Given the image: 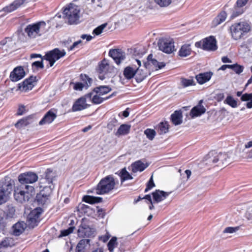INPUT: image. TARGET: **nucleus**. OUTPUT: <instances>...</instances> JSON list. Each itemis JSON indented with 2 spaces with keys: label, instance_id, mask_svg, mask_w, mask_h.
<instances>
[{
  "label": "nucleus",
  "instance_id": "obj_1",
  "mask_svg": "<svg viewBox=\"0 0 252 252\" xmlns=\"http://www.w3.org/2000/svg\"><path fill=\"white\" fill-rule=\"evenodd\" d=\"M34 193V188L30 185L17 184L14 188V196L17 201L23 203L28 201Z\"/></svg>",
  "mask_w": 252,
  "mask_h": 252
},
{
  "label": "nucleus",
  "instance_id": "obj_2",
  "mask_svg": "<svg viewBox=\"0 0 252 252\" xmlns=\"http://www.w3.org/2000/svg\"><path fill=\"white\" fill-rule=\"evenodd\" d=\"M251 26L246 22H240L232 24L229 28L230 35L235 40L241 39L245 34L251 31Z\"/></svg>",
  "mask_w": 252,
  "mask_h": 252
},
{
  "label": "nucleus",
  "instance_id": "obj_3",
  "mask_svg": "<svg viewBox=\"0 0 252 252\" xmlns=\"http://www.w3.org/2000/svg\"><path fill=\"white\" fill-rule=\"evenodd\" d=\"M96 72L99 79L103 80L114 75L115 68L110 64L108 60L104 59L98 63L96 68Z\"/></svg>",
  "mask_w": 252,
  "mask_h": 252
},
{
  "label": "nucleus",
  "instance_id": "obj_4",
  "mask_svg": "<svg viewBox=\"0 0 252 252\" xmlns=\"http://www.w3.org/2000/svg\"><path fill=\"white\" fill-rule=\"evenodd\" d=\"M80 9L73 3H70L63 10L64 18L70 24H77L80 18Z\"/></svg>",
  "mask_w": 252,
  "mask_h": 252
},
{
  "label": "nucleus",
  "instance_id": "obj_5",
  "mask_svg": "<svg viewBox=\"0 0 252 252\" xmlns=\"http://www.w3.org/2000/svg\"><path fill=\"white\" fill-rule=\"evenodd\" d=\"M47 29L46 24L44 21H40L34 24L28 25L25 29V32L30 38H35L44 33Z\"/></svg>",
  "mask_w": 252,
  "mask_h": 252
},
{
  "label": "nucleus",
  "instance_id": "obj_6",
  "mask_svg": "<svg viewBox=\"0 0 252 252\" xmlns=\"http://www.w3.org/2000/svg\"><path fill=\"white\" fill-rule=\"evenodd\" d=\"M115 186V182L112 175H108L102 179L98 184L96 190L97 194H104L113 190Z\"/></svg>",
  "mask_w": 252,
  "mask_h": 252
},
{
  "label": "nucleus",
  "instance_id": "obj_7",
  "mask_svg": "<svg viewBox=\"0 0 252 252\" xmlns=\"http://www.w3.org/2000/svg\"><path fill=\"white\" fill-rule=\"evenodd\" d=\"M207 158L208 163L209 164H217V166H222L227 165L230 161L229 157L226 153L214 154L209 153Z\"/></svg>",
  "mask_w": 252,
  "mask_h": 252
},
{
  "label": "nucleus",
  "instance_id": "obj_8",
  "mask_svg": "<svg viewBox=\"0 0 252 252\" xmlns=\"http://www.w3.org/2000/svg\"><path fill=\"white\" fill-rule=\"evenodd\" d=\"M195 46L208 51H214L217 49V41L213 36H210L196 42Z\"/></svg>",
  "mask_w": 252,
  "mask_h": 252
},
{
  "label": "nucleus",
  "instance_id": "obj_9",
  "mask_svg": "<svg viewBox=\"0 0 252 252\" xmlns=\"http://www.w3.org/2000/svg\"><path fill=\"white\" fill-rule=\"evenodd\" d=\"M65 54L64 50L61 51L56 48L47 53L42 59L49 61L50 66H52L57 60L64 56Z\"/></svg>",
  "mask_w": 252,
  "mask_h": 252
},
{
  "label": "nucleus",
  "instance_id": "obj_10",
  "mask_svg": "<svg viewBox=\"0 0 252 252\" xmlns=\"http://www.w3.org/2000/svg\"><path fill=\"white\" fill-rule=\"evenodd\" d=\"M38 180L37 175L32 172H28L19 175L18 180L21 184H32Z\"/></svg>",
  "mask_w": 252,
  "mask_h": 252
},
{
  "label": "nucleus",
  "instance_id": "obj_11",
  "mask_svg": "<svg viewBox=\"0 0 252 252\" xmlns=\"http://www.w3.org/2000/svg\"><path fill=\"white\" fill-rule=\"evenodd\" d=\"M159 49L167 54L172 53L174 51V42L168 39L160 40L158 42Z\"/></svg>",
  "mask_w": 252,
  "mask_h": 252
},
{
  "label": "nucleus",
  "instance_id": "obj_12",
  "mask_svg": "<svg viewBox=\"0 0 252 252\" xmlns=\"http://www.w3.org/2000/svg\"><path fill=\"white\" fill-rule=\"evenodd\" d=\"M146 68L149 69L158 70L165 66L163 63H159L156 60L153 59V55H149L147 57V62L144 63Z\"/></svg>",
  "mask_w": 252,
  "mask_h": 252
},
{
  "label": "nucleus",
  "instance_id": "obj_13",
  "mask_svg": "<svg viewBox=\"0 0 252 252\" xmlns=\"http://www.w3.org/2000/svg\"><path fill=\"white\" fill-rule=\"evenodd\" d=\"M85 97L89 99L94 104H99L102 103L104 100H107L111 97V95L103 97L100 95L96 94L94 91L86 94Z\"/></svg>",
  "mask_w": 252,
  "mask_h": 252
},
{
  "label": "nucleus",
  "instance_id": "obj_14",
  "mask_svg": "<svg viewBox=\"0 0 252 252\" xmlns=\"http://www.w3.org/2000/svg\"><path fill=\"white\" fill-rule=\"evenodd\" d=\"M109 55L112 57L117 64H120L126 58L125 53L120 49H111Z\"/></svg>",
  "mask_w": 252,
  "mask_h": 252
},
{
  "label": "nucleus",
  "instance_id": "obj_15",
  "mask_svg": "<svg viewBox=\"0 0 252 252\" xmlns=\"http://www.w3.org/2000/svg\"><path fill=\"white\" fill-rule=\"evenodd\" d=\"M55 177L54 173L50 169H47L44 178L40 180L39 187L41 189L43 187L48 185H53V181Z\"/></svg>",
  "mask_w": 252,
  "mask_h": 252
},
{
  "label": "nucleus",
  "instance_id": "obj_16",
  "mask_svg": "<svg viewBox=\"0 0 252 252\" xmlns=\"http://www.w3.org/2000/svg\"><path fill=\"white\" fill-rule=\"evenodd\" d=\"M36 77L31 76L24 80L22 83L19 84V88L22 91L26 92L31 90L34 86Z\"/></svg>",
  "mask_w": 252,
  "mask_h": 252
},
{
  "label": "nucleus",
  "instance_id": "obj_17",
  "mask_svg": "<svg viewBox=\"0 0 252 252\" xmlns=\"http://www.w3.org/2000/svg\"><path fill=\"white\" fill-rule=\"evenodd\" d=\"M57 111L51 109L48 111L39 122V125L51 124L57 118Z\"/></svg>",
  "mask_w": 252,
  "mask_h": 252
},
{
  "label": "nucleus",
  "instance_id": "obj_18",
  "mask_svg": "<svg viewBox=\"0 0 252 252\" xmlns=\"http://www.w3.org/2000/svg\"><path fill=\"white\" fill-rule=\"evenodd\" d=\"M25 75V72L22 67H17L11 72L10 78L13 82H17L23 78Z\"/></svg>",
  "mask_w": 252,
  "mask_h": 252
},
{
  "label": "nucleus",
  "instance_id": "obj_19",
  "mask_svg": "<svg viewBox=\"0 0 252 252\" xmlns=\"http://www.w3.org/2000/svg\"><path fill=\"white\" fill-rule=\"evenodd\" d=\"M12 191V185L8 184L0 189V204L5 203Z\"/></svg>",
  "mask_w": 252,
  "mask_h": 252
},
{
  "label": "nucleus",
  "instance_id": "obj_20",
  "mask_svg": "<svg viewBox=\"0 0 252 252\" xmlns=\"http://www.w3.org/2000/svg\"><path fill=\"white\" fill-rule=\"evenodd\" d=\"M86 99H87L85 95L84 97H81L74 102L73 105L72 109L74 112L81 111L87 108L88 105L86 103Z\"/></svg>",
  "mask_w": 252,
  "mask_h": 252
},
{
  "label": "nucleus",
  "instance_id": "obj_21",
  "mask_svg": "<svg viewBox=\"0 0 252 252\" xmlns=\"http://www.w3.org/2000/svg\"><path fill=\"white\" fill-rule=\"evenodd\" d=\"M170 194V192H165L159 189L156 190L152 193L154 203H158L164 200Z\"/></svg>",
  "mask_w": 252,
  "mask_h": 252
},
{
  "label": "nucleus",
  "instance_id": "obj_22",
  "mask_svg": "<svg viewBox=\"0 0 252 252\" xmlns=\"http://www.w3.org/2000/svg\"><path fill=\"white\" fill-rule=\"evenodd\" d=\"M202 100L199 101V104L193 107L190 112V115L192 118L200 116L205 112L206 109L203 105H201Z\"/></svg>",
  "mask_w": 252,
  "mask_h": 252
},
{
  "label": "nucleus",
  "instance_id": "obj_23",
  "mask_svg": "<svg viewBox=\"0 0 252 252\" xmlns=\"http://www.w3.org/2000/svg\"><path fill=\"white\" fill-rule=\"evenodd\" d=\"M213 74V72L211 71L201 73L196 75L195 78L197 82L199 84L202 85L209 81L211 78Z\"/></svg>",
  "mask_w": 252,
  "mask_h": 252
},
{
  "label": "nucleus",
  "instance_id": "obj_24",
  "mask_svg": "<svg viewBox=\"0 0 252 252\" xmlns=\"http://www.w3.org/2000/svg\"><path fill=\"white\" fill-rule=\"evenodd\" d=\"M40 213L37 210H33L28 216V220L30 225L34 226L37 225Z\"/></svg>",
  "mask_w": 252,
  "mask_h": 252
},
{
  "label": "nucleus",
  "instance_id": "obj_25",
  "mask_svg": "<svg viewBox=\"0 0 252 252\" xmlns=\"http://www.w3.org/2000/svg\"><path fill=\"white\" fill-rule=\"evenodd\" d=\"M25 1L26 0H15L10 5L4 7L2 10L8 13L11 12L18 8L23 4Z\"/></svg>",
  "mask_w": 252,
  "mask_h": 252
},
{
  "label": "nucleus",
  "instance_id": "obj_26",
  "mask_svg": "<svg viewBox=\"0 0 252 252\" xmlns=\"http://www.w3.org/2000/svg\"><path fill=\"white\" fill-rule=\"evenodd\" d=\"M78 235L81 237H89L94 233V230L89 226H81L78 230Z\"/></svg>",
  "mask_w": 252,
  "mask_h": 252
},
{
  "label": "nucleus",
  "instance_id": "obj_27",
  "mask_svg": "<svg viewBox=\"0 0 252 252\" xmlns=\"http://www.w3.org/2000/svg\"><path fill=\"white\" fill-rule=\"evenodd\" d=\"M27 227V224L24 222H18L15 223L13 226V234L15 236L20 235L24 232Z\"/></svg>",
  "mask_w": 252,
  "mask_h": 252
},
{
  "label": "nucleus",
  "instance_id": "obj_28",
  "mask_svg": "<svg viewBox=\"0 0 252 252\" xmlns=\"http://www.w3.org/2000/svg\"><path fill=\"white\" fill-rule=\"evenodd\" d=\"M192 49L190 44L182 45L178 52V55L181 57H186L191 55Z\"/></svg>",
  "mask_w": 252,
  "mask_h": 252
},
{
  "label": "nucleus",
  "instance_id": "obj_29",
  "mask_svg": "<svg viewBox=\"0 0 252 252\" xmlns=\"http://www.w3.org/2000/svg\"><path fill=\"white\" fill-rule=\"evenodd\" d=\"M148 167V165L138 160L131 164V170L133 172H142Z\"/></svg>",
  "mask_w": 252,
  "mask_h": 252
},
{
  "label": "nucleus",
  "instance_id": "obj_30",
  "mask_svg": "<svg viewBox=\"0 0 252 252\" xmlns=\"http://www.w3.org/2000/svg\"><path fill=\"white\" fill-rule=\"evenodd\" d=\"M182 113L181 111H175L171 116V120L175 125H180L182 123Z\"/></svg>",
  "mask_w": 252,
  "mask_h": 252
},
{
  "label": "nucleus",
  "instance_id": "obj_31",
  "mask_svg": "<svg viewBox=\"0 0 252 252\" xmlns=\"http://www.w3.org/2000/svg\"><path fill=\"white\" fill-rule=\"evenodd\" d=\"M96 94L102 96L111 91L112 89L109 86H100L94 89Z\"/></svg>",
  "mask_w": 252,
  "mask_h": 252
},
{
  "label": "nucleus",
  "instance_id": "obj_32",
  "mask_svg": "<svg viewBox=\"0 0 252 252\" xmlns=\"http://www.w3.org/2000/svg\"><path fill=\"white\" fill-rule=\"evenodd\" d=\"M89 239H82L77 244L76 249V252H85L86 247L90 243Z\"/></svg>",
  "mask_w": 252,
  "mask_h": 252
},
{
  "label": "nucleus",
  "instance_id": "obj_33",
  "mask_svg": "<svg viewBox=\"0 0 252 252\" xmlns=\"http://www.w3.org/2000/svg\"><path fill=\"white\" fill-rule=\"evenodd\" d=\"M168 125L167 122H161L157 126L156 129L159 134H163L168 131Z\"/></svg>",
  "mask_w": 252,
  "mask_h": 252
},
{
  "label": "nucleus",
  "instance_id": "obj_34",
  "mask_svg": "<svg viewBox=\"0 0 252 252\" xmlns=\"http://www.w3.org/2000/svg\"><path fill=\"white\" fill-rule=\"evenodd\" d=\"M130 128V126L128 125H122L118 129L115 135L118 136L122 135H126L129 133Z\"/></svg>",
  "mask_w": 252,
  "mask_h": 252
},
{
  "label": "nucleus",
  "instance_id": "obj_35",
  "mask_svg": "<svg viewBox=\"0 0 252 252\" xmlns=\"http://www.w3.org/2000/svg\"><path fill=\"white\" fill-rule=\"evenodd\" d=\"M83 200L85 202L90 204H94L102 202V198L90 195H86L83 197Z\"/></svg>",
  "mask_w": 252,
  "mask_h": 252
},
{
  "label": "nucleus",
  "instance_id": "obj_36",
  "mask_svg": "<svg viewBox=\"0 0 252 252\" xmlns=\"http://www.w3.org/2000/svg\"><path fill=\"white\" fill-rule=\"evenodd\" d=\"M136 71V68L131 66H127L124 70V75L126 78L130 79L133 77L134 76H135Z\"/></svg>",
  "mask_w": 252,
  "mask_h": 252
},
{
  "label": "nucleus",
  "instance_id": "obj_37",
  "mask_svg": "<svg viewBox=\"0 0 252 252\" xmlns=\"http://www.w3.org/2000/svg\"><path fill=\"white\" fill-rule=\"evenodd\" d=\"M147 76V73L142 69L136 68L135 79L137 82L142 81Z\"/></svg>",
  "mask_w": 252,
  "mask_h": 252
},
{
  "label": "nucleus",
  "instance_id": "obj_38",
  "mask_svg": "<svg viewBox=\"0 0 252 252\" xmlns=\"http://www.w3.org/2000/svg\"><path fill=\"white\" fill-rule=\"evenodd\" d=\"M181 82L183 87H187L190 86L195 85V81L192 77H189V78H181Z\"/></svg>",
  "mask_w": 252,
  "mask_h": 252
},
{
  "label": "nucleus",
  "instance_id": "obj_39",
  "mask_svg": "<svg viewBox=\"0 0 252 252\" xmlns=\"http://www.w3.org/2000/svg\"><path fill=\"white\" fill-rule=\"evenodd\" d=\"M227 17V14L225 11H222L214 20L213 23L215 25H218L224 22Z\"/></svg>",
  "mask_w": 252,
  "mask_h": 252
},
{
  "label": "nucleus",
  "instance_id": "obj_40",
  "mask_svg": "<svg viewBox=\"0 0 252 252\" xmlns=\"http://www.w3.org/2000/svg\"><path fill=\"white\" fill-rule=\"evenodd\" d=\"M224 103L234 108H236L238 106L237 101L231 95H228L226 97Z\"/></svg>",
  "mask_w": 252,
  "mask_h": 252
},
{
  "label": "nucleus",
  "instance_id": "obj_41",
  "mask_svg": "<svg viewBox=\"0 0 252 252\" xmlns=\"http://www.w3.org/2000/svg\"><path fill=\"white\" fill-rule=\"evenodd\" d=\"M54 188L53 185H48L46 186L45 187H43L41 189L40 191V193H41L42 195H46L47 196H49L50 195V194L52 193V189Z\"/></svg>",
  "mask_w": 252,
  "mask_h": 252
},
{
  "label": "nucleus",
  "instance_id": "obj_42",
  "mask_svg": "<svg viewBox=\"0 0 252 252\" xmlns=\"http://www.w3.org/2000/svg\"><path fill=\"white\" fill-rule=\"evenodd\" d=\"M117 238L113 237L108 242L107 247L110 252H113L114 249L117 246Z\"/></svg>",
  "mask_w": 252,
  "mask_h": 252
},
{
  "label": "nucleus",
  "instance_id": "obj_43",
  "mask_svg": "<svg viewBox=\"0 0 252 252\" xmlns=\"http://www.w3.org/2000/svg\"><path fill=\"white\" fill-rule=\"evenodd\" d=\"M49 199V196L46 195H42L41 193L38 194L36 196V200L39 205H44L47 202Z\"/></svg>",
  "mask_w": 252,
  "mask_h": 252
},
{
  "label": "nucleus",
  "instance_id": "obj_44",
  "mask_svg": "<svg viewBox=\"0 0 252 252\" xmlns=\"http://www.w3.org/2000/svg\"><path fill=\"white\" fill-rule=\"evenodd\" d=\"M120 177L122 181L132 179V176L128 173L125 168H123L120 172Z\"/></svg>",
  "mask_w": 252,
  "mask_h": 252
},
{
  "label": "nucleus",
  "instance_id": "obj_45",
  "mask_svg": "<svg viewBox=\"0 0 252 252\" xmlns=\"http://www.w3.org/2000/svg\"><path fill=\"white\" fill-rule=\"evenodd\" d=\"M244 12V9L242 7L238 6L236 4V6L234 8L233 10L231 18H234L236 17L239 16L242 14Z\"/></svg>",
  "mask_w": 252,
  "mask_h": 252
},
{
  "label": "nucleus",
  "instance_id": "obj_46",
  "mask_svg": "<svg viewBox=\"0 0 252 252\" xmlns=\"http://www.w3.org/2000/svg\"><path fill=\"white\" fill-rule=\"evenodd\" d=\"M144 134L149 140H152L156 134V132L154 129L147 128L144 131Z\"/></svg>",
  "mask_w": 252,
  "mask_h": 252
},
{
  "label": "nucleus",
  "instance_id": "obj_47",
  "mask_svg": "<svg viewBox=\"0 0 252 252\" xmlns=\"http://www.w3.org/2000/svg\"><path fill=\"white\" fill-rule=\"evenodd\" d=\"M107 26V23H104L101 25L100 26L94 29L93 33L96 35H99L103 32L104 29Z\"/></svg>",
  "mask_w": 252,
  "mask_h": 252
},
{
  "label": "nucleus",
  "instance_id": "obj_48",
  "mask_svg": "<svg viewBox=\"0 0 252 252\" xmlns=\"http://www.w3.org/2000/svg\"><path fill=\"white\" fill-rule=\"evenodd\" d=\"M155 2L160 7L168 6L171 2V0H154Z\"/></svg>",
  "mask_w": 252,
  "mask_h": 252
},
{
  "label": "nucleus",
  "instance_id": "obj_49",
  "mask_svg": "<svg viewBox=\"0 0 252 252\" xmlns=\"http://www.w3.org/2000/svg\"><path fill=\"white\" fill-rule=\"evenodd\" d=\"M155 186V184L154 182L153 176H152L147 184L146 188L145 189V192H146L149 190H151Z\"/></svg>",
  "mask_w": 252,
  "mask_h": 252
},
{
  "label": "nucleus",
  "instance_id": "obj_50",
  "mask_svg": "<svg viewBox=\"0 0 252 252\" xmlns=\"http://www.w3.org/2000/svg\"><path fill=\"white\" fill-rule=\"evenodd\" d=\"M15 209L14 207L11 206L8 207V209L6 212V216L8 218H13L15 215Z\"/></svg>",
  "mask_w": 252,
  "mask_h": 252
},
{
  "label": "nucleus",
  "instance_id": "obj_51",
  "mask_svg": "<svg viewBox=\"0 0 252 252\" xmlns=\"http://www.w3.org/2000/svg\"><path fill=\"white\" fill-rule=\"evenodd\" d=\"M244 68L243 66L236 63L233 70L236 74H240L243 71Z\"/></svg>",
  "mask_w": 252,
  "mask_h": 252
},
{
  "label": "nucleus",
  "instance_id": "obj_52",
  "mask_svg": "<svg viewBox=\"0 0 252 252\" xmlns=\"http://www.w3.org/2000/svg\"><path fill=\"white\" fill-rule=\"evenodd\" d=\"M73 89L76 91H82L83 88L85 87V85L81 82H77L73 83Z\"/></svg>",
  "mask_w": 252,
  "mask_h": 252
},
{
  "label": "nucleus",
  "instance_id": "obj_53",
  "mask_svg": "<svg viewBox=\"0 0 252 252\" xmlns=\"http://www.w3.org/2000/svg\"><path fill=\"white\" fill-rule=\"evenodd\" d=\"M252 99V93H246L241 96V99L243 101L250 100Z\"/></svg>",
  "mask_w": 252,
  "mask_h": 252
},
{
  "label": "nucleus",
  "instance_id": "obj_54",
  "mask_svg": "<svg viewBox=\"0 0 252 252\" xmlns=\"http://www.w3.org/2000/svg\"><path fill=\"white\" fill-rule=\"evenodd\" d=\"M117 121L113 119L107 125V127L110 130H112L117 125Z\"/></svg>",
  "mask_w": 252,
  "mask_h": 252
},
{
  "label": "nucleus",
  "instance_id": "obj_55",
  "mask_svg": "<svg viewBox=\"0 0 252 252\" xmlns=\"http://www.w3.org/2000/svg\"><path fill=\"white\" fill-rule=\"evenodd\" d=\"M27 125V122L26 120H20L16 124H15V126L17 128H20L23 126H25Z\"/></svg>",
  "mask_w": 252,
  "mask_h": 252
},
{
  "label": "nucleus",
  "instance_id": "obj_56",
  "mask_svg": "<svg viewBox=\"0 0 252 252\" xmlns=\"http://www.w3.org/2000/svg\"><path fill=\"white\" fill-rule=\"evenodd\" d=\"M74 227H70L67 229L61 231V236H66L71 233L73 232Z\"/></svg>",
  "mask_w": 252,
  "mask_h": 252
},
{
  "label": "nucleus",
  "instance_id": "obj_57",
  "mask_svg": "<svg viewBox=\"0 0 252 252\" xmlns=\"http://www.w3.org/2000/svg\"><path fill=\"white\" fill-rule=\"evenodd\" d=\"M238 230V227H226L224 230V233H233L234 232H235L236 231Z\"/></svg>",
  "mask_w": 252,
  "mask_h": 252
},
{
  "label": "nucleus",
  "instance_id": "obj_58",
  "mask_svg": "<svg viewBox=\"0 0 252 252\" xmlns=\"http://www.w3.org/2000/svg\"><path fill=\"white\" fill-rule=\"evenodd\" d=\"M82 43V41L79 40L77 41L74 42L73 44L69 47V50H73L76 48H78V46Z\"/></svg>",
  "mask_w": 252,
  "mask_h": 252
},
{
  "label": "nucleus",
  "instance_id": "obj_59",
  "mask_svg": "<svg viewBox=\"0 0 252 252\" xmlns=\"http://www.w3.org/2000/svg\"><path fill=\"white\" fill-rule=\"evenodd\" d=\"M32 66H35L36 67H39L41 68H43L44 65L42 63V61L41 62L36 61L32 63Z\"/></svg>",
  "mask_w": 252,
  "mask_h": 252
},
{
  "label": "nucleus",
  "instance_id": "obj_60",
  "mask_svg": "<svg viewBox=\"0 0 252 252\" xmlns=\"http://www.w3.org/2000/svg\"><path fill=\"white\" fill-rule=\"evenodd\" d=\"M248 0H237L236 4L238 6L243 7L247 3Z\"/></svg>",
  "mask_w": 252,
  "mask_h": 252
},
{
  "label": "nucleus",
  "instance_id": "obj_61",
  "mask_svg": "<svg viewBox=\"0 0 252 252\" xmlns=\"http://www.w3.org/2000/svg\"><path fill=\"white\" fill-rule=\"evenodd\" d=\"M25 107L24 106H20L17 111V115H22L25 113Z\"/></svg>",
  "mask_w": 252,
  "mask_h": 252
},
{
  "label": "nucleus",
  "instance_id": "obj_62",
  "mask_svg": "<svg viewBox=\"0 0 252 252\" xmlns=\"http://www.w3.org/2000/svg\"><path fill=\"white\" fill-rule=\"evenodd\" d=\"M221 61L224 63L232 62L231 60H230L227 57H225V56L222 57Z\"/></svg>",
  "mask_w": 252,
  "mask_h": 252
},
{
  "label": "nucleus",
  "instance_id": "obj_63",
  "mask_svg": "<svg viewBox=\"0 0 252 252\" xmlns=\"http://www.w3.org/2000/svg\"><path fill=\"white\" fill-rule=\"evenodd\" d=\"M9 246V243L6 240L2 241L0 243L1 247H7Z\"/></svg>",
  "mask_w": 252,
  "mask_h": 252
},
{
  "label": "nucleus",
  "instance_id": "obj_64",
  "mask_svg": "<svg viewBox=\"0 0 252 252\" xmlns=\"http://www.w3.org/2000/svg\"><path fill=\"white\" fill-rule=\"evenodd\" d=\"M81 38L82 39H85L86 38L87 40V41H90L92 39V37L90 35H86V34H83L82 36H81Z\"/></svg>",
  "mask_w": 252,
  "mask_h": 252
}]
</instances>
